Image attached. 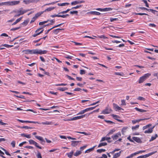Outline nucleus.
<instances>
[{"instance_id": "nucleus-56", "label": "nucleus", "mask_w": 158, "mask_h": 158, "mask_svg": "<svg viewBox=\"0 0 158 158\" xmlns=\"http://www.w3.org/2000/svg\"><path fill=\"white\" fill-rule=\"evenodd\" d=\"M29 142L30 144H34L35 142V141L33 140L30 139L29 140Z\"/></svg>"}, {"instance_id": "nucleus-27", "label": "nucleus", "mask_w": 158, "mask_h": 158, "mask_svg": "<svg viewBox=\"0 0 158 158\" xmlns=\"http://www.w3.org/2000/svg\"><path fill=\"white\" fill-rule=\"evenodd\" d=\"M81 153V151L77 150L75 153L74 154L75 156H77L80 155Z\"/></svg>"}, {"instance_id": "nucleus-21", "label": "nucleus", "mask_w": 158, "mask_h": 158, "mask_svg": "<svg viewBox=\"0 0 158 158\" xmlns=\"http://www.w3.org/2000/svg\"><path fill=\"white\" fill-rule=\"evenodd\" d=\"M107 145V143L106 142H101L98 145V147L100 148L102 146H105Z\"/></svg>"}, {"instance_id": "nucleus-49", "label": "nucleus", "mask_w": 158, "mask_h": 158, "mask_svg": "<svg viewBox=\"0 0 158 158\" xmlns=\"http://www.w3.org/2000/svg\"><path fill=\"white\" fill-rule=\"evenodd\" d=\"M120 150V149L118 148H117L115 149H114L113 151L111 152H110V153L111 154H113L116 151H119Z\"/></svg>"}, {"instance_id": "nucleus-57", "label": "nucleus", "mask_w": 158, "mask_h": 158, "mask_svg": "<svg viewBox=\"0 0 158 158\" xmlns=\"http://www.w3.org/2000/svg\"><path fill=\"white\" fill-rule=\"evenodd\" d=\"M11 144L13 148L15 147V142L14 141H13L11 143Z\"/></svg>"}, {"instance_id": "nucleus-39", "label": "nucleus", "mask_w": 158, "mask_h": 158, "mask_svg": "<svg viewBox=\"0 0 158 158\" xmlns=\"http://www.w3.org/2000/svg\"><path fill=\"white\" fill-rule=\"evenodd\" d=\"M75 132H76L77 133H80V134H83L86 135H90V134L87 133H86L85 132L76 131Z\"/></svg>"}, {"instance_id": "nucleus-40", "label": "nucleus", "mask_w": 158, "mask_h": 158, "mask_svg": "<svg viewBox=\"0 0 158 158\" xmlns=\"http://www.w3.org/2000/svg\"><path fill=\"white\" fill-rule=\"evenodd\" d=\"M70 10V9H68L67 10H66L63 11H62V12H61L59 13V14H65V13H67Z\"/></svg>"}, {"instance_id": "nucleus-34", "label": "nucleus", "mask_w": 158, "mask_h": 158, "mask_svg": "<svg viewBox=\"0 0 158 158\" xmlns=\"http://www.w3.org/2000/svg\"><path fill=\"white\" fill-rule=\"evenodd\" d=\"M127 128L128 127H124L123 128L122 130V132L123 135H124V133Z\"/></svg>"}, {"instance_id": "nucleus-3", "label": "nucleus", "mask_w": 158, "mask_h": 158, "mask_svg": "<svg viewBox=\"0 0 158 158\" xmlns=\"http://www.w3.org/2000/svg\"><path fill=\"white\" fill-rule=\"evenodd\" d=\"M151 74L148 73L145 74L143 76L141 77L139 81V83H141L143 82L145 80L148 78L150 75Z\"/></svg>"}, {"instance_id": "nucleus-33", "label": "nucleus", "mask_w": 158, "mask_h": 158, "mask_svg": "<svg viewBox=\"0 0 158 158\" xmlns=\"http://www.w3.org/2000/svg\"><path fill=\"white\" fill-rule=\"evenodd\" d=\"M62 30H63V29H62ZM62 30V29L57 28L54 30L53 31V32L55 34H57L59 32L60 30Z\"/></svg>"}, {"instance_id": "nucleus-6", "label": "nucleus", "mask_w": 158, "mask_h": 158, "mask_svg": "<svg viewBox=\"0 0 158 158\" xmlns=\"http://www.w3.org/2000/svg\"><path fill=\"white\" fill-rule=\"evenodd\" d=\"M39 1V0H24L23 2L26 4H29L31 3H37Z\"/></svg>"}, {"instance_id": "nucleus-42", "label": "nucleus", "mask_w": 158, "mask_h": 158, "mask_svg": "<svg viewBox=\"0 0 158 158\" xmlns=\"http://www.w3.org/2000/svg\"><path fill=\"white\" fill-rule=\"evenodd\" d=\"M49 21V20H47V21H43V22H40L39 23V25H43L44 24H45V23H47Z\"/></svg>"}, {"instance_id": "nucleus-22", "label": "nucleus", "mask_w": 158, "mask_h": 158, "mask_svg": "<svg viewBox=\"0 0 158 158\" xmlns=\"http://www.w3.org/2000/svg\"><path fill=\"white\" fill-rule=\"evenodd\" d=\"M55 7H49V8H47V9H45V10L43 12H46L47 11H50L53 10V9H55Z\"/></svg>"}, {"instance_id": "nucleus-10", "label": "nucleus", "mask_w": 158, "mask_h": 158, "mask_svg": "<svg viewBox=\"0 0 158 158\" xmlns=\"http://www.w3.org/2000/svg\"><path fill=\"white\" fill-rule=\"evenodd\" d=\"M121 136V134L120 132H118L116 134H115V135L112 136V138H113V139L114 140H116L118 138Z\"/></svg>"}, {"instance_id": "nucleus-52", "label": "nucleus", "mask_w": 158, "mask_h": 158, "mask_svg": "<svg viewBox=\"0 0 158 158\" xmlns=\"http://www.w3.org/2000/svg\"><path fill=\"white\" fill-rule=\"evenodd\" d=\"M135 153H134L131 154L130 156H127L126 157V158H132L133 157V156H135Z\"/></svg>"}, {"instance_id": "nucleus-12", "label": "nucleus", "mask_w": 158, "mask_h": 158, "mask_svg": "<svg viewBox=\"0 0 158 158\" xmlns=\"http://www.w3.org/2000/svg\"><path fill=\"white\" fill-rule=\"evenodd\" d=\"M81 141H71V145L73 147H75L78 145L79 142Z\"/></svg>"}, {"instance_id": "nucleus-36", "label": "nucleus", "mask_w": 158, "mask_h": 158, "mask_svg": "<svg viewBox=\"0 0 158 158\" xmlns=\"http://www.w3.org/2000/svg\"><path fill=\"white\" fill-rule=\"evenodd\" d=\"M69 14H66L65 15H60V14H59L58 17H61L63 18H65L69 16Z\"/></svg>"}, {"instance_id": "nucleus-35", "label": "nucleus", "mask_w": 158, "mask_h": 158, "mask_svg": "<svg viewBox=\"0 0 158 158\" xmlns=\"http://www.w3.org/2000/svg\"><path fill=\"white\" fill-rule=\"evenodd\" d=\"M158 135L157 134H156L154 136H152L151 139L149 140L150 141H151L155 139L157 137Z\"/></svg>"}, {"instance_id": "nucleus-18", "label": "nucleus", "mask_w": 158, "mask_h": 158, "mask_svg": "<svg viewBox=\"0 0 158 158\" xmlns=\"http://www.w3.org/2000/svg\"><path fill=\"white\" fill-rule=\"evenodd\" d=\"M87 14H91L94 15H99L101 14L99 12H97V11H91L88 12L87 13Z\"/></svg>"}, {"instance_id": "nucleus-23", "label": "nucleus", "mask_w": 158, "mask_h": 158, "mask_svg": "<svg viewBox=\"0 0 158 158\" xmlns=\"http://www.w3.org/2000/svg\"><path fill=\"white\" fill-rule=\"evenodd\" d=\"M22 17H21L17 19L15 21V22H14V23H12V25H15L16 24H17L18 22H19L22 19Z\"/></svg>"}, {"instance_id": "nucleus-29", "label": "nucleus", "mask_w": 158, "mask_h": 158, "mask_svg": "<svg viewBox=\"0 0 158 158\" xmlns=\"http://www.w3.org/2000/svg\"><path fill=\"white\" fill-rule=\"evenodd\" d=\"M43 12H41L37 13L35 15V16H34L35 18L36 19L38 17L42 14Z\"/></svg>"}, {"instance_id": "nucleus-7", "label": "nucleus", "mask_w": 158, "mask_h": 158, "mask_svg": "<svg viewBox=\"0 0 158 158\" xmlns=\"http://www.w3.org/2000/svg\"><path fill=\"white\" fill-rule=\"evenodd\" d=\"M113 106L114 109L116 111H120L121 110H123V109L120 107L117 104L115 103H113Z\"/></svg>"}, {"instance_id": "nucleus-13", "label": "nucleus", "mask_w": 158, "mask_h": 158, "mask_svg": "<svg viewBox=\"0 0 158 158\" xmlns=\"http://www.w3.org/2000/svg\"><path fill=\"white\" fill-rule=\"evenodd\" d=\"M84 2V1H80L79 0L78 1H75L73 2H71V4L72 5H76L77 4L81 3H83Z\"/></svg>"}, {"instance_id": "nucleus-14", "label": "nucleus", "mask_w": 158, "mask_h": 158, "mask_svg": "<svg viewBox=\"0 0 158 158\" xmlns=\"http://www.w3.org/2000/svg\"><path fill=\"white\" fill-rule=\"evenodd\" d=\"M48 51L47 50H43L42 51L40 49H38L37 54L42 55L43 54H45L47 53Z\"/></svg>"}, {"instance_id": "nucleus-50", "label": "nucleus", "mask_w": 158, "mask_h": 158, "mask_svg": "<svg viewBox=\"0 0 158 158\" xmlns=\"http://www.w3.org/2000/svg\"><path fill=\"white\" fill-rule=\"evenodd\" d=\"M137 99L139 100H141V101H145V99L144 98L141 97V96L139 97Z\"/></svg>"}, {"instance_id": "nucleus-47", "label": "nucleus", "mask_w": 158, "mask_h": 158, "mask_svg": "<svg viewBox=\"0 0 158 158\" xmlns=\"http://www.w3.org/2000/svg\"><path fill=\"white\" fill-rule=\"evenodd\" d=\"M34 145L36 147L39 148V149H41L42 148L41 147L39 146L38 144L35 142Z\"/></svg>"}, {"instance_id": "nucleus-17", "label": "nucleus", "mask_w": 158, "mask_h": 158, "mask_svg": "<svg viewBox=\"0 0 158 158\" xmlns=\"http://www.w3.org/2000/svg\"><path fill=\"white\" fill-rule=\"evenodd\" d=\"M132 139L133 140H135L137 143H141L142 142V141L141 140V139L138 137H134L132 138Z\"/></svg>"}, {"instance_id": "nucleus-1", "label": "nucleus", "mask_w": 158, "mask_h": 158, "mask_svg": "<svg viewBox=\"0 0 158 158\" xmlns=\"http://www.w3.org/2000/svg\"><path fill=\"white\" fill-rule=\"evenodd\" d=\"M16 13L17 14L15 15V17H18L20 15H22L25 13V12L23 11V10L22 7L20 8L18 10H13L11 12V13Z\"/></svg>"}, {"instance_id": "nucleus-58", "label": "nucleus", "mask_w": 158, "mask_h": 158, "mask_svg": "<svg viewBox=\"0 0 158 158\" xmlns=\"http://www.w3.org/2000/svg\"><path fill=\"white\" fill-rule=\"evenodd\" d=\"M85 73V71L84 70H81L80 71V74L82 75Z\"/></svg>"}, {"instance_id": "nucleus-9", "label": "nucleus", "mask_w": 158, "mask_h": 158, "mask_svg": "<svg viewBox=\"0 0 158 158\" xmlns=\"http://www.w3.org/2000/svg\"><path fill=\"white\" fill-rule=\"evenodd\" d=\"M18 121H19V122L23 123H38L39 124H40V123H39L38 122H35V121H24L20 119H18Z\"/></svg>"}, {"instance_id": "nucleus-46", "label": "nucleus", "mask_w": 158, "mask_h": 158, "mask_svg": "<svg viewBox=\"0 0 158 158\" xmlns=\"http://www.w3.org/2000/svg\"><path fill=\"white\" fill-rule=\"evenodd\" d=\"M115 131V130L114 129H112L107 134V135H110L112 134Z\"/></svg>"}, {"instance_id": "nucleus-15", "label": "nucleus", "mask_w": 158, "mask_h": 158, "mask_svg": "<svg viewBox=\"0 0 158 158\" xmlns=\"http://www.w3.org/2000/svg\"><path fill=\"white\" fill-rule=\"evenodd\" d=\"M156 152H157V151H156L155 152H151L148 154H146L144 155H143V158H145L146 157H148L153 155V154H155V153H156Z\"/></svg>"}, {"instance_id": "nucleus-2", "label": "nucleus", "mask_w": 158, "mask_h": 158, "mask_svg": "<svg viewBox=\"0 0 158 158\" xmlns=\"http://www.w3.org/2000/svg\"><path fill=\"white\" fill-rule=\"evenodd\" d=\"M19 1H14L4 2V5L5 6H13L19 4L20 3Z\"/></svg>"}, {"instance_id": "nucleus-44", "label": "nucleus", "mask_w": 158, "mask_h": 158, "mask_svg": "<svg viewBox=\"0 0 158 158\" xmlns=\"http://www.w3.org/2000/svg\"><path fill=\"white\" fill-rule=\"evenodd\" d=\"M22 52H24L25 54H30V50H23L22 51Z\"/></svg>"}, {"instance_id": "nucleus-62", "label": "nucleus", "mask_w": 158, "mask_h": 158, "mask_svg": "<svg viewBox=\"0 0 158 158\" xmlns=\"http://www.w3.org/2000/svg\"><path fill=\"white\" fill-rule=\"evenodd\" d=\"M0 36H5V37L8 36V35L5 33H3L1 34L0 35Z\"/></svg>"}, {"instance_id": "nucleus-20", "label": "nucleus", "mask_w": 158, "mask_h": 158, "mask_svg": "<svg viewBox=\"0 0 158 158\" xmlns=\"http://www.w3.org/2000/svg\"><path fill=\"white\" fill-rule=\"evenodd\" d=\"M121 153V152L120 151L118 152L115 153L113 157L112 158H117L119 157L120 156Z\"/></svg>"}, {"instance_id": "nucleus-26", "label": "nucleus", "mask_w": 158, "mask_h": 158, "mask_svg": "<svg viewBox=\"0 0 158 158\" xmlns=\"http://www.w3.org/2000/svg\"><path fill=\"white\" fill-rule=\"evenodd\" d=\"M43 125H52L53 124L52 122H48L46 121L45 122H42L41 123Z\"/></svg>"}, {"instance_id": "nucleus-64", "label": "nucleus", "mask_w": 158, "mask_h": 158, "mask_svg": "<svg viewBox=\"0 0 158 158\" xmlns=\"http://www.w3.org/2000/svg\"><path fill=\"white\" fill-rule=\"evenodd\" d=\"M36 19L34 17L31 20V21L30 22V23H33V22H34Z\"/></svg>"}, {"instance_id": "nucleus-16", "label": "nucleus", "mask_w": 158, "mask_h": 158, "mask_svg": "<svg viewBox=\"0 0 158 158\" xmlns=\"http://www.w3.org/2000/svg\"><path fill=\"white\" fill-rule=\"evenodd\" d=\"M154 127H153L150 128H149L148 129L145 130L144 131V133L145 134H150L152 133L153 131V129Z\"/></svg>"}, {"instance_id": "nucleus-8", "label": "nucleus", "mask_w": 158, "mask_h": 158, "mask_svg": "<svg viewBox=\"0 0 158 158\" xmlns=\"http://www.w3.org/2000/svg\"><path fill=\"white\" fill-rule=\"evenodd\" d=\"M35 137L37 139L41 141V144L43 145L44 144L45 141L42 137L38 136H35Z\"/></svg>"}, {"instance_id": "nucleus-30", "label": "nucleus", "mask_w": 158, "mask_h": 158, "mask_svg": "<svg viewBox=\"0 0 158 158\" xmlns=\"http://www.w3.org/2000/svg\"><path fill=\"white\" fill-rule=\"evenodd\" d=\"M95 147H96V146H94L93 147L87 150L85 152V153H89V152L92 151L93 150L94 148Z\"/></svg>"}, {"instance_id": "nucleus-45", "label": "nucleus", "mask_w": 158, "mask_h": 158, "mask_svg": "<svg viewBox=\"0 0 158 158\" xmlns=\"http://www.w3.org/2000/svg\"><path fill=\"white\" fill-rule=\"evenodd\" d=\"M139 125H137L134 127H132V130H134L136 129H138L139 127Z\"/></svg>"}, {"instance_id": "nucleus-54", "label": "nucleus", "mask_w": 158, "mask_h": 158, "mask_svg": "<svg viewBox=\"0 0 158 158\" xmlns=\"http://www.w3.org/2000/svg\"><path fill=\"white\" fill-rule=\"evenodd\" d=\"M57 2V1H56V2H53L52 3H51L46 4L45 5V6H48V5H53Z\"/></svg>"}, {"instance_id": "nucleus-59", "label": "nucleus", "mask_w": 158, "mask_h": 158, "mask_svg": "<svg viewBox=\"0 0 158 158\" xmlns=\"http://www.w3.org/2000/svg\"><path fill=\"white\" fill-rule=\"evenodd\" d=\"M3 46L6 48H10L13 46V45H8L6 44H4Z\"/></svg>"}, {"instance_id": "nucleus-63", "label": "nucleus", "mask_w": 158, "mask_h": 158, "mask_svg": "<svg viewBox=\"0 0 158 158\" xmlns=\"http://www.w3.org/2000/svg\"><path fill=\"white\" fill-rule=\"evenodd\" d=\"M37 158H42L41 154L40 152H38L37 155Z\"/></svg>"}, {"instance_id": "nucleus-55", "label": "nucleus", "mask_w": 158, "mask_h": 158, "mask_svg": "<svg viewBox=\"0 0 158 158\" xmlns=\"http://www.w3.org/2000/svg\"><path fill=\"white\" fill-rule=\"evenodd\" d=\"M145 152V150H143V151H140L139 152H135V155L136 154H138L139 153H140L142 152Z\"/></svg>"}, {"instance_id": "nucleus-48", "label": "nucleus", "mask_w": 158, "mask_h": 158, "mask_svg": "<svg viewBox=\"0 0 158 158\" xmlns=\"http://www.w3.org/2000/svg\"><path fill=\"white\" fill-rule=\"evenodd\" d=\"M115 74L116 75H119L121 76H123L124 75V73H118L116 72L115 73Z\"/></svg>"}, {"instance_id": "nucleus-28", "label": "nucleus", "mask_w": 158, "mask_h": 158, "mask_svg": "<svg viewBox=\"0 0 158 158\" xmlns=\"http://www.w3.org/2000/svg\"><path fill=\"white\" fill-rule=\"evenodd\" d=\"M112 9L111 8H106L103 9V11H108L112 10Z\"/></svg>"}, {"instance_id": "nucleus-4", "label": "nucleus", "mask_w": 158, "mask_h": 158, "mask_svg": "<svg viewBox=\"0 0 158 158\" xmlns=\"http://www.w3.org/2000/svg\"><path fill=\"white\" fill-rule=\"evenodd\" d=\"M85 114L83 115H82L79 116H77L76 117H73V118H70V119H68L65 120L67 121H73V120H76L77 119L82 118H84V117H85Z\"/></svg>"}, {"instance_id": "nucleus-41", "label": "nucleus", "mask_w": 158, "mask_h": 158, "mask_svg": "<svg viewBox=\"0 0 158 158\" xmlns=\"http://www.w3.org/2000/svg\"><path fill=\"white\" fill-rule=\"evenodd\" d=\"M151 126H152L151 124H148L145 126H144L143 127V130H144L145 129H146L148 128V127H150Z\"/></svg>"}, {"instance_id": "nucleus-43", "label": "nucleus", "mask_w": 158, "mask_h": 158, "mask_svg": "<svg viewBox=\"0 0 158 158\" xmlns=\"http://www.w3.org/2000/svg\"><path fill=\"white\" fill-rule=\"evenodd\" d=\"M97 152L99 153H101L102 152H104L106 151V150L105 149H98L97 151Z\"/></svg>"}, {"instance_id": "nucleus-37", "label": "nucleus", "mask_w": 158, "mask_h": 158, "mask_svg": "<svg viewBox=\"0 0 158 158\" xmlns=\"http://www.w3.org/2000/svg\"><path fill=\"white\" fill-rule=\"evenodd\" d=\"M73 151H72V152H71L70 153H67V155L70 158H71V157L73 156Z\"/></svg>"}, {"instance_id": "nucleus-25", "label": "nucleus", "mask_w": 158, "mask_h": 158, "mask_svg": "<svg viewBox=\"0 0 158 158\" xmlns=\"http://www.w3.org/2000/svg\"><path fill=\"white\" fill-rule=\"evenodd\" d=\"M135 109L137 111L141 112H147V110H143L139 109L137 107H135Z\"/></svg>"}, {"instance_id": "nucleus-19", "label": "nucleus", "mask_w": 158, "mask_h": 158, "mask_svg": "<svg viewBox=\"0 0 158 158\" xmlns=\"http://www.w3.org/2000/svg\"><path fill=\"white\" fill-rule=\"evenodd\" d=\"M111 116L113 118H114L116 120L119 121V122H123L122 120H119V119H118V118H120L119 116H118V115H114L113 114H111Z\"/></svg>"}, {"instance_id": "nucleus-5", "label": "nucleus", "mask_w": 158, "mask_h": 158, "mask_svg": "<svg viewBox=\"0 0 158 158\" xmlns=\"http://www.w3.org/2000/svg\"><path fill=\"white\" fill-rule=\"evenodd\" d=\"M112 111V110L109 106H107L105 109L102 110V113L104 114H108L110 113Z\"/></svg>"}, {"instance_id": "nucleus-31", "label": "nucleus", "mask_w": 158, "mask_h": 158, "mask_svg": "<svg viewBox=\"0 0 158 158\" xmlns=\"http://www.w3.org/2000/svg\"><path fill=\"white\" fill-rule=\"evenodd\" d=\"M69 4V3L65 2V3H58L57 4L58 5V6H63L66 5H68Z\"/></svg>"}, {"instance_id": "nucleus-11", "label": "nucleus", "mask_w": 158, "mask_h": 158, "mask_svg": "<svg viewBox=\"0 0 158 158\" xmlns=\"http://www.w3.org/2000/svg\"><path fill=\"white\" fill-rule=\"evenodd\" d=\"M111 139L110 137H107L106 136L102 138L101 139L100 141V142H102L106 140H107L109 143L111 142V141L109 140Z\"/></svg>"}, {"instance_id": "nucleus-38", "label": "nucleus", "mask_w": 158, "mask_h": 158, "mask_svg": "<svg viewBox=\"0 0 158 158\" xmlns=\"http://www.w3.org/2000/svg\"><path fill=\"white\" fill-rule=\"evenodd\" d=\"M142 120V119H138V120H133L132 121V123L133 124H135L136 123H138L139 122L141 121Z\"/></svg>"}, {"instance_id": "nucleus-61", "label": "nucleus", "mask_w": 158, "mask_h": 158, "mask_svg": "<svg viewBox=\"0 0 158 158\" xmlns=\"http://www.w3.org/2000/svg\"><path fill=\"white\" fill-rule=\"evenodd\" d=\"M118 19V18H110V21L112 22L114 21H116Z\"/></svg>"}, {"instance_id": "nucleus-24", "label": "nucleus", "mask_w": 158, "mask_h": 158, "mask_svg": "<svg viewBox=\"0 0 158 158\" xmlns=\"http://www.w3.org/2000/svg\"><path fill=\"white\" fill-rule=\"evenodd\" d=\"M38 49H34L30 50V54H37Z\"/></svg>"}, {"instance_id": "nucleus-53", "label": "nucleus", "mask_w": 158, "mask_h": 158, "mask_svg": "<svg viewBox=\"0 0 158 158\" xmlns=\"http://www.w3.org/2000/svg\"><path fill=\"white\" fill-rule=\"evenodd\" d=\"M142 2H143L145 4V6L147 7H149V5L147 1L146 0H142Z\"/></svg>"}, {"instance_id": "nucleus-51", "label": "nucleus", "mask_w": 158, "mask_h": 158, "mask_svg": "<svg viewBox=\"0 0 158 158\" xmlns=\"http://www.w3.org/2000/svg\"><path fill=\"white\" fill-rule=\"evenodd\" d=\"M98 37L100 39H107L108 38L106 36H105L104 35H101L100 36H98Z\"/></svg>"}, {"instance_id": "nucleus-60", "label": "nucleus", "mask_w": 158, "mask_h": 158, "mask_svg": "<svg viewBox=\"0 0 158 158\" xmlns=\"http://www.w3.org/2000/svg\"><path fill=\"white\" fill-rule=\"evenodd\" d=\"M70 13L71 14H77V13H78V11H77L75 10V11H70Z\"/></svg>"}, {"instance_id": "nucleus-32", "label": "nucleus", "mask_w": 158, "mask_h": 158, "mask_svg": "<svg viewBox=\"0 0 158 158\" xmlns=\"http://www.w3.org/2000/svg\"><path fill=\"white\" fill-rule=\"evenodd\" d=\"M68 89L66 87H64V88H58V89L62 91H64L66 90H67Z\"/></svg>"}]
</instances>
